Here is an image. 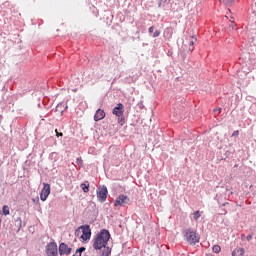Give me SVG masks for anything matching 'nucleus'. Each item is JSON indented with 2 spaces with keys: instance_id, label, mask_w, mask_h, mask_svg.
I'll return each mask as SVG.
<instances>
[{
  "instance_id": "obj_10",
  "label": "nucleus",
  "mask_w": 256,
  "mask_h": 256,
  "mask_svg": "<svg viewBox=\"0 0 256 256\" xmlns=\"http://www.w3.org/2000/svg\"><path fill=\"white\" fill-rule=\"evenodd\" d=\"M102 119H105V111L98 109L94 115V121H101Z\"/></svg>"
},
{
  "instance_id": "obj_2",
  "label": "nucleus",
  "mask_w": 256,
  "mask_h": 256,
  "mask_svg": "<svg viewBox=\"0 0 256 256\" xmlns=\"http://www.w3.org/2000/svg\"><path fill=\"white\" fill-rule=\"evenodd\" d=\"M184 239L189 245H197L200 241V236L197 234V231L189 228L184 231Z\"/></svg>"
},
{
  "instance_id": "obj_19",
  "label": "nucleus",
  "mask_w": 256,
  "mask_h": 256,
  "mask_svg": "<svg viewBox=\"0 0 256 256\" xmlns=\"http://www.w3.org/2000/svg\"><path fill=\"white\" fill-rule=\"evenodd\" d=\"M83 251H85V247H80L76 250V255H78L79 253V256H81V253H83Z\"/></svg>"
},
{
  "instance_id": "obj_31",
  "label": "nucleus",
  "mask_w": 256,
  "mask_h": 256,
  "mask_svg": "<svg viewBox=\"0 0 256 256\" xmlns=\"http://www.w3.org/2000/svg\"><path fill=\"white\" fill-rule=\"evenodd\" d=\"M180 119H181V117H178V118H177V121H179Z\"/></svg>"
},
{
  "instance_id": "obj_8",
  "label": "nucleus",
  "mask_w": 256,
  "mask_h": 256,
  "mask_svg": "<svg viewBox=\"0 0 256 256\" xmlns=\"http://www.w3.org/2000/svg\"><path fill=\"white\" fill-rule=\"evenodd\" d=\"M59 255L63 256V255H71V247H69L67 244L65 243H60L59 245Z\"/></svg>"
},
{
  "instance_id": "obj_14",
  "label": "nucleus",
  "mask_w": 256,
  "mask_h": 256,
  "mask_svg": "<svg viewBox=\"0 0 256 256\" xmlns=\"http://www.w3.org/2000/svg\"><path fill=\"white\" fill-rule=\"evenodd\" d=\"M84 193H89V181H86L80 185Z\"/></svg>"
},
{
  "instance_id": "obj_15",
  "label": "nucleus",
  "mask_w": 256,
  "mask_h": 256,
  "mask_svg": "<svg viewBox=\"0 0 256 256\" xmlns=\"http://www.w3.org/2000/svg\"><path fill=\"white\" fill-rule=\"evenodd\" d=\"M2 211H3V215H9L10 213L9 206L4 205L2 208Z\"/></svg>"
},
{
  "instance_id": "obj_25",
  "label": "nucleus",
  "mask_w": 256,
  "mask_h": 256,
  "mask_svg": "<svg viewBox=\"0 0 256 256\" xmlns=\"http://www.w3.org/2000/svg\"><path fill=\"white\" fill-rule=\"evenodd\" d=\"M155 31V27L154 26H151L149 29H148V33H153Z\"/></svg>"
},
{
  "instance_id": "obj_5",
  "label": "nucleus",
  "mask_w": 256,
  "mask_h": 256,
  "mask_svg": "<svg viewBox=\"0 0 256 256\" xmlns=\"http://www.w3.org/2000/svg\"><path fill=\"white\" fill-rule=\"evenodd\" d=\"M80 229H82L80 239H82V241H89V239H91V226L82 225L80 226Z\"/></svg>"
},
{
  "instance_id": "obj_7",
  "label": "nucleus",
  "mask_w": 256,
  "mask_h": 256,
  "mask_svg": "<svg viewBox=\"0 0 256 256\" xmlns=\"http://www.w3.org/2000/svg\"><path fill=\"white\" fill-rule=\"evenodd\" d=\"M49 195H51V186L48 183H44V188L40 193L41 201H47Z\"/></svg>"
},
{
  "instance_id": "obj_11",
  "label": "nucleus",
  "mask_w": 256,
  "mask_h": 256,
  "mask_svg": "<svg viewBox=\"0 0 256 256\" xmlns=\"http://www.w3.org/2000/svg\"><path fill=\"white\" fill-rule=\"evenodd\" d=\"M163 36L165 37V39H171V37H173V28L167 27L164 30Z\"/></svg>"
},
{
  "instance_id": "obj_3",
  "label": "nucleus",
  "mask_w": 256,
  "mask_h": 256,
  "mask_svg": "<svg viewBox=\"0 0 256 256\" xmlns=\"http://www.w3.org/2000/svg\"><path fill=\"white\" fill-rule=\"evenodd\" d=\"M109 191L107 190V186H102L97 189V198L100 203H105L107 201V195Z\"/></svg>"
},
{
  "instance_id": "obj_27",
  "label": "nucleus",
  "mask_w": 256,
  "mask_h": 256,
  "mask_svg": "<svg viewBox=\"0 0 256 256\" xmlns=\"http://www.w3.org/2000/svg\"><path fill=\"white\" fill-rule=\"evenodd\" d=\"M231 23L232 24L230 25V27H232V29H235V26H236L235 21L232 20Z\"/></svg>"
},
{
  "instance_id": "obj_12",
  "label": "nucleus",
  "mask_w": 256,
  "mask_h": 256,
  "mask_svg": "<svg viewBox=\"0 0 256 256\" xmlns=\"http://www.w3.org/2000/svg\"><path fill=\"white\" fill-rule=\"evenodd\" d=\"M219 2L225 7H233L235 5V0H219Z\"/></svg>"
},
{
  "instance_id": "obj_1",
  "label": "nucleus",
  "mask_w": 256,
  "mask_h": 256,
  "mask_svg": "<svg viewBox=\"0 0 256 256\" xmlns=\"http://www.w3.org/2000/svg\"><path fill=\"white\" fill-rule=\"evenodd\" d=\"M111 239V234L109 233V230L103 229L93 240V248L96 249V251L102 250L101 256H109L111 255V248L107 247V243H109V240Z\"/></svg>"
},
{
  "instance_id": "obj_28",
  "label": "nucleus",
  "mask_w": 256,
  "mask_h": 256,
  "mask_svg": "<svg viewBox=\"0 0 256 256\" xmlns=\"http://www.w3.org/2000/svg\"><path fill=\"white\" fill-rule=\"evenodd\" d=\"M246 239H247V241H250V240L253 239V236H252V235H248V236L246 237Z\"/></svg>"
},
{
  "instance_id": "obj_20",
  "label": "nucleus",
  "mask_w": 256,
  "mask_h": 256,
  "mask_svg": "<svg viewBox=\"0 0 256 256\" xmlns=\"http://www.w3.org/2000/svg\"><path fill=\"white\" fill-rule=\"evenodd\" d=\"M159 35H161V31H159V30H156L154 33H153V35H152V37H159Z\"/></svg>"
},
{
  "instance_id": "obj_18",
  "label": "nucleus",
  "mask_w": 256,
  "mask_h": 256,
  "mask_svg": "<svg viewBox=\"0 0 256 256\" xmlns=\"http://www.w3.org/2000/svg\"><path fill=\"white\" fill-rule=\"evenodd\" d=\"M193 215H194L195 221H197L199 219V217H201V212L196 211V212L193 213Z\"/></svg>"
},
{
  "instance_id": "obj_13",
  "label": "nucleus",
  "mask_w": 256,
  "mask_h": 256,
  "mask_svg": "<svg viewBox=\"0 0 256 256\" xmlns=\"http://www.w3.org/2000/svg\"><path fill=\"white\" fill-rule=\"evenodd\" d=\"M245 255V249L244 248H236L232 252V256H244Z\"/></svg>"
},
{
  "instance_id": "obj_26",
  "label": "nucleus",
  "mask_w": 256,
  "mask_h": 256,
  "mask_svg": "<svg viewBox=\"0 0 256 256\" xmlns=\"http://www.w3.org/2000/svg\"><path fill=\"white\" fill-rule=\"evenodd\" d=\"M77 164L78 165H83V160L81 158H77Z\"/></svg>"
},
{
  "instance_id": "obj_32",
  "label": "nucleus",
  "mask_w": 256,
  "mask_h": 256,
  "mask_svg": "<svg viewBox=\"0 0 256 256\" xmlns=\"http://www.w3.org/2000/svg\"><path fill=\"white\" fill-rule=\"evenodd\" d=\"M190 51H193V48H190Z\"/></svg>"
},
{
  "instance_id": "obj_17",
  "label": "nucleus",
  "mask_w": 256,
  "mask_h": 256,
  "mask_svg": "<svg viewBox=\"0 0 256 256\" xmlns=\"http://www.w3.org/2000/svg\"><path fill=\"white\" fill-rule=\"evenodd\" d=\"M81 235H83V233H82V229H81V226H80L75 231V237H81Z\"/></svg>"
},
{
  "instance_id": "obj_22",
  "label": "nucleus",
  "mask_w": 256,
  "mask_h": 256,
  "mask_svg": "<svg viewBox=\"0 0 256 256\" xmlns=\"http://www.w3.org/2000/svg\"><path fill=\"white\" fill-rule=\"evenodd\" d=\"M16 223H19V227H22V220H21V217H18L17 219H16Z\"/></svg>"
},
{
  "instance_id": "obj_23",
  "label": "nucleus",
  "mask_w": 256,
  "mask_h": 256,
  "mask_svg": "<svg viewBox=\"0 0 256 256\" xmlns=\"http://www.w3.org/2000/svg\"><path fill=\"white\" fill-rule=\"evenodd\" d=\"M55 133H56V137H63V133H59V131L56 129L55 130Z\"/></svg>"
},
{
  "instance_id": "obj_16",
  "label": "nucleus",
  "mask_w": 256,
  "mask_h": 256,
  "mask_svg": "<svg viewBox=\"0 0 256 256\" xmlns=\"http://www.w3.org/2000/svg\"><path fill=\"white\" fill-rule=\"evenodd\" d=\"M212 251L214 253H221V246L219 245H214L213 248H212Z\"/></svg>"
},
{
  "instance_id": "obj_30",
  "label": "nucleus",
  "mask_w": 256,
  "mask_h": 256,
  "mask_svg": "<svg viewBox=\"0 0 256 256\" xmlns=\"http://www.w3.org/2000/svg\"><path fill=\"white\" fill-rule=\"evenodd\" d=\"M214 111H217L218 113H221V108L215 109Z\"/></svg>"
},
{
  "instance_id": "obj_6",
  "label": "nucleus",
  "mask_w": 256,
  "mask_h": 256,
  "mask_svg": "<svg viewBox=\"0 0 256 256\" xmlns=\"http://www.w3.org/2000/svg\"><path fill=\"white\" fill-rule=\"evenodd\" d=\"M130 202H131V199H129L127 196L122 194L116 198V200L114 202V206L115 207H124V205H129Z\"/></svg>"
},
{
  "instance_id": "obj_21",
  "label": "nucleus",
  "mask_w": 256,
  "mask_h": 256,
  "mask_svg": "<svg viewBox=\"0 0 256 256\" xmlns=\"http://www.w3.org/2000/svg\"><path fill=\"white\" fill-rule=\"evenodd\" d=\"M194 40L190 41V46L193 47L195 45V41H197V38L195 36L192 37Z\"/></svg>"
},
{
  "instance_id": "obj_24",
  "label": "nucleus",
  "mask_w": 256,
  "mask_h": 256,
  "mask_svg": "<svg viewBox=\"0 0 256 256\" xmlns=\"http://www.w3.org/2000/svg\"><path fill=\"white\" fill-rule=\"evenodd\" d=\"M239 136V130H236L233 132L232 137H238Z\"/></svg>"
},
{
  "instance_id": "obj_29",
  "label": "nucleus",
  "mask_w": 256,
  "mask_h": 256,
  "mask_svg": "<svg viewBox=\"0 0 256 256\" xmlns=\"http://www.w3.org/2000/svg\"><path fill=\"white\" fill-rule=\"evenodd\" d=\"M34 203H39V197H37L36 199L33 200Z\"/></svg>"
},
{
  "instance_id": "obj_9",
  "label": "nucleus",
  "mask_w": 256,
  "mask_h": 256,
  "mask_svg": "<svg viewBox=\"0 0 256 256\" xmlns=\"http://www.w3.org/2000/svg\"><path fill=\"white\" fill-rule=\"evenodd\" d=\"M124 106L121 103H118L117 106L113 109L112 113L113 115H116V117H121L123 115Z\"/></svg>"
},
{
  "instance_id": "obj_4",
  "label": "nucleus",
  "mask_w": 256,
  "mask_h": 256,
  "mask_svg": "<svg viewBox=\"0 0 256 256\" xmlns=\"http://www.w3.org/2000/svg\"><path fill=\"white\" fill-rule=\"evenodd\" d=\"M46 255L47 256H58L59 250L57 249V243L56 242H50L46 246Z\"/></svg>"
}]
</instances>
